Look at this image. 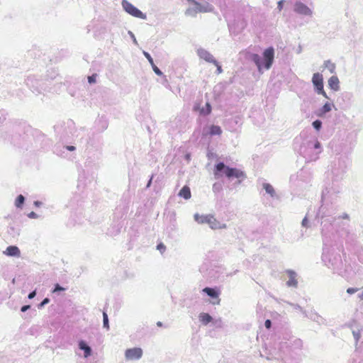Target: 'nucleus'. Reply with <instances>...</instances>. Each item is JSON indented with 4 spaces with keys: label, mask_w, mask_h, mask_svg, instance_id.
<instances>
[{
    "label": "nucleus",
    "mask_w": 363,
    "mask_h": 363,
    "mask_svg": "<svg viewBox=\"0 0 363 363\" xmlns=\"http://www.w3.org/2000/svg\"><path fill=\"white\" fill-rule=\"evenodd\" d=\"M274 58V50L273 48L270 47L264 50L263 52V58L257 55L252 54L251 55L252 60L256 65L258 71L259 72H262L263 69H269L272 67Z\"/></svg>",
    "instance_id": "nucleus-1"
},
{
    "label": "nucleus",
    "mask_w": 363,
    "mask_h": 363,
    "mask_svg": "<svg viewBox=\"0 0 363 363\" xmlns=\"http://www.w3.org/2000/svg\"><path fill=\"white\" fill-rule=\"evenodd\" d=\"M214 174L216 178L223 175H225L228 178L235 177L241 179L246 178V174L244 172L236 168H230L225 166L223 162H220L216 166Z\"/></svg>",
    "instance_id": "nucleus-2"
},
{
    "label": "nucleus",
    "mask_w": 363,
    "mask_h": 363,
    "mask_svg": "<svg viewBox=\"0 0 363 363\" xmlns=\"http://www.w3.org/2000/svg\"><path fill=\"white\" fill-rule=\"evenodd\" d=\"M312 82L316 89V91L318 94L323 95L325 98H328L327 94L323 89V78L322 74L320 73L313 74L312 78Z\"/></svg>",
    "instance_id": "nucleus-3"
},
{
    "label": "nucleus",
    "mask_w": 363,
    "mask_h": 363,
    "mask_svg": "<svg viewBox=\"0 0 363 363\" xmlns=\"http://www.w3.org/2000/svg\"><path fill=\"white\" fill-rule=\"evenodd\" d=\"M122 5L125 11L133 16L142 19L145 18V15L128 1L123 0Z\"/></svg>",
    "instance_id": "nucleus-4"
},
{
    "label": "nucleus",
    "mask_w": 363,
    "mask_h": 363,
    "mask_svg": "<svg viewBox=\"0 0 363 363\" xmlns=\"http://www.w3.org/2000/svg\"><path fill=\"white\" fill-rule=\"evenodd\" d=\"M143 354V351L140 347L130 348L125 351V358L128 361L138 360Z\"/></svg>",
    "instance_id": "nucleus-5"
},
{
    "label": "nucleus",
    "mask_w": 363,
    "mask_h": 363,
    "mask_svg": "<svg viewBox=\"0 0 363 363\" xmlns=\"http://www.w3.org/2000/svg\"><path fill=\"white\" fill-rule=\"evenodd\" d=\"M207 224H208L210 228L213 230L225 229L227 228L226 224L221 223L211 215H209V218L207 220Z\"/></svg>",
    "instance_id": "nucleus-6"
},
{
    "label": "nucleus",
    "mask_w": 363,
    "mask_h": 363,
    "mask_svg": "<svg viewBox=\"0 0 363 363\" xmlns=\"http://www.w3.org/2000/svg\"><path fill=\"white\" fill-rule=\"evenodd\" d=\"M197 55L199 57L205 60L206 62L210 63H216V60L213 56L207 50L203 48H199L197 50Z\"/></svg>",
    "instance_id": "nucleus-7"
},
{
    "label": "nucleus",
    "mask_w": 363,
    "mask_h": 363,
    "mask_svg": "<svg viewBox=\"0 0 363 363\" xmlns=\"http://www.w3.org/2000/svg\"><path fill=\"white\" fill-rule=\"evenodd\" d=\"M294 11L301 15L311 16L312 14L311 10L301 2H298L295 4Z\"/></svg>",
    "instance_id": "nucleus-8"
},
{
    "label": "nucleus",
    "mask_w": 363,
    "mask_h": 363,
    "mask_svg": "<svg viewBox=\"0 0 363 363\" xmlns=\"http://www.w3.org/2000/svg\"><path fill=\"white\" fill-rule=\"evenodd\" d=\"M4 254L9 257H19L21 256V251L18 247L11 245L9 246L6 250L4 251Z\"/></svg>",
    "instance_id": "nucleus-9"
},
{
    "label": "nucleus",
    "mask_w": 363,
    "mask_h": 363,
    "mask_svg": "<svg viewBox=\"0 0 363 363\" xmlns=\"http://www.w3.org/2000/svg\"><path fill=\"white\" fill-rule=\"evenodd\" d=\"M79 348L84 351V357L88 358L91 355V348L84 340H80L78 343Z\"/></svg>",
    "instance_id": "nucleus-10"
},
{
    "label": "nucleus",
    "mask_w": 363,
    "mask_h": 363,
    "mask_svg": "<svg viewBox=\"0 0 363 363\" xmlns=\"http://www.w3.org/2000/svg\"><path fill=\"white\" fill-rule=\"evenodd\" d=\"M203 292L206 293L210 297L217 299L216 301L213 302V304L218 305L220 303V299L218 298L219 294L214 289L206 287L203 289Z\"/></svg>",
    "instance_id": "nucleus-11"
},
{
    "label": "nucleus",
    "mask_w": 363,
    "mask_h": 363,
    "mask_svg": "<svg viewBox=\"0 0 363 363\" xmlns=\"http://www.w3.org/2000/svg\"><path fill=\"white\" fill-rule=\"evenodd\" d=\"M339 84H340V81H339L337 77H336V76H332L328 79V86L331 89H333L334 91L339 90V89H340Z\"/></svg>",
    "instance_id": "nucleus-12"
},
{
    "label": "nucleus",
    "mask_w": 363,
    "mask_h": 363,
    "mask_svg": "<svg viewBox=\"0 0 363 363\" xmlns=\"http://www.w3.org/2000/svg\"><path fill=\"white\" fill-rule=\"evenodd\" d=\"M287 273H288L289 277V279L286 282L287 286H288L296 287L297 286V281L296 279V273L294 272H293V271H291V270H289L287 272Z\"/></svg>",
    "instance_id": "nucleus-13"
},
{
    "label": "nucleus",
    "mask_w": 363,
    "mask_h": 363,
    "mask_svg": "<svg viewBox=\"0 0 363 363\" xmlns=\"http://www.w3.org/2000/svg\"><path fill=\"white\" fill-rule=\"evenodd\" d=\"M179 196L185 199H189L191 196V191L189 186H184L179 192Z\"/></svg>",
    "instance_id": "nucleus-14"
},
{
    "label": "nucleus",
    "mask_w": 363,
    "mask_h": 363,
    "mask_svg": "<svg viewBox=\"0 0 363 363\" xmlns=\"http://www.w3.org/2000/svg\"><path fill=\"white\" fill-rule=\"evenodd\" d=\"M199 320L206 325L212 320V317L208 313H201L199 315Z\"/></svg>",
    "instance_id": "nucleus-15"
},
{
    "label": "nucleus",
    "mask_w": 363,
    "mask_h": 363,
    "mask_svg": "<svg viewBox=\"0 0 363 363\" xmlns=\"http://www.w3.org/2000/svg\"><path fill=\"white\" fill-rule=\"evenodd\" d=\"M194 4L196 10L199 12H208L212 11V7L208 4H206V6H201L199 3L194 2Z\"/></svg>",
    "instance_id": "nucleus-16"
},
{
    "label": "nucleus",
    "mask_w": 363,
    "mask_h": 363,
    "mask_svg": "<svg viewBox=\"0 0 363 363\" xmlns=\"http://www.w3.org/2000/svg\"><path fill=\"white\" fill-rule=\"evenodd\" d=\"M208 218H209V215H206V216L202 215V216H201L199 213L194 214V220L198 223H201V224L207 223V220H208Z\"/></svg>",
    "instance_id": "nucleus-17"
},
{
    "label": "nucleus",
    "mask_w": 363,
    "mask_h": 363,
    "mask_svg": "<svg viewBox=\"0 0 363 363\" xmlns=\"http://www.w3.org/2000/svg\"><path fill=\"white\" fill-rule=\"evenodd\" d=\"M262 186L263 189H264V190L266 191V192L269 194L272 197L274 196L275 191L271 184L268 183H264Z\"/></svg>",
    "instance_id": "nucleus-18"
},
{
    "label": "nucleus",
    "mask_w": 363,
    "mask_h": 363,
    "mask_svg": "<svg viewBox=\"0 0 363 363\" xmlns=\"http://www.w3.org/2000/svg\"><path fill=\"white\" fill-rule=\"evenodd\" d=\"M221 133H222V130H221V128L220 126L213 125L210 127L209 134L211 135H220Z\"/></svg>",
    "instance_id": "nucleus-19"
},
{
    "label": "nucleus",
    "mask_w": 363,
    "mask_h": 363,
    "mask_svg": "<svg viewBox=\"0 0 363 363\" xmlns=\"http://www.w3.org/2000/svg\"><path fill=\"white\" fill-rule=\"evenodd\" d=\"M324 67L325 68L328 69L330 73L335 72V65L330 60L325 61L324 62Z\"/></svg>",
    "instance_id": "nucleus-20"
},
{
    "label": "nucleus",
    "mask_w": 363,
    "mask_h": 363,
    "mask_svg": "<svg viewBox=\"0 0 363 363\" xmlns=\"http://www.w3.org/2000/svg\"><path fill=\"white\" fill-rule=\"evenodd\" d=\"M211 112V106L209 103L206 104V107L202 108L200 111V113L203 115H208Z\"/></svg>",
    "instance_id": "nucleus-21"
},
{
    "label": "nucleus",
    "mask_w": 363,
    "mask_h": 363,
    "mask_svg": "<svg viewBox=\"0 0 363 363\" xmlns=\"http://www.w3.org/2000/svg\"><path fill=\"white\" fill-rule=\"evenodd\" d=\"M25 201V198L23 195H19L15 201V206L17 208H21L22 205L23 204Z\"/></svg>",
    "instance_id": "nucleus-22"
},
{
    "label": "nucleus",
    "mask_w": 363,
    "mask_h": 363,
    "mask_svg": "<svg viewBox=\"0 0 363 363\" xmlns=\"http://www.w3.org/2000/svg\"><path fill=\"white\" fill-rule=\"evenodd\" d=\"M103 322H104V327L108 329L109 328L108 319V315L106 313H103Z\"/></svg>",
    "instance_id": "nucleus-23"
},
{
    "label": "nucleus",
    "mask_w": 363,
    "mask_h": 363,
    "mask_svg": "<svg viewBox=\"0 0 363 363\" xmlns=\"http://www.w3.org/2000/svg\"><path fill=\"white\" fill-rule=\"evenodd\" d=\"M331 110V106L330 104L326 103L322 108L321 111L323 113L329 112Z\"/></svg>",
    "instance_id": "nucleus-24"
},
{
    "label": "nucleus",
    "mask_w": 363,
    "mask_h": 363,
    "mask_svg": "<svg viewBox=\"0 0 363 363\" xmlns=\"http://www.w3.org/2000/svg\"><path fill=\"white\" fill-rule=\"evenodd\" d=\"M152 67L153 71L155 72V73L157 75H158V76L162 75V72L160 71V69L154 63H153V65H152Z\"/></svg>",
    "instance_id": "nucleus-25"
},
{
    "label": "nucleus",
    "mask_w": 363,
    "mask_h": 363,
    "mask_svg": "<svg viewBox=\"0 0 363 363\" xmlns=\"http://www.w3.org/2000/svg\"><path fill=\"white\" fill-rule=\"evenodd\" d=\"M322 123L320 121L316 120L313 123V126L314 128H315L317 130H318L321 127Z\"/></svg>",
    "instance_id": "nucleus-26"
},
{
    "label": "nucleus",
    "mask_w": 363,
    "mask_h": 363,
    "mask_svg": "<svg viewBox=\"0 0 363 363\" xmlns=\"http://www.w3.org/2000/svg\"><path fill=\"white\" fill-rule=\"evenodd\" d=\"M352 335L356 340V342H358L359 338H360V331L359 330H357V331H355V330H353L352 331Z\"/></svg>",
    "instance_id": "nucleus-27"
},
{
    "label": "nucleus",
    "mask_w": 363,
    "mask_h": 363,
    "mask_svg": "<svg viewBox=\"0 0 363 363\" xmlns=\"http://www.w3.org/2000/svg\"><path fill=\"white\" fill-rule=\"evenodd\" d=\"M96 77H97L96 74H94L91 76L88 77V82H89V83H90V84L95 83L96 82Z\"/></svg>",
    "instance_id": "nucleus-28"
},
{
    "label": "nucleus",
    "mask_w": 363,
    "mask_h": 363,
    "mask_svg": "<svg viewBox=\"0 0 363 363\" xmlns=\"http://www.w3.org/2000/svg\"><path fill=\"white\" fill-rule=\"evenodd\" d=\"M65 289L60 286L58 284H57L55 286V289H53L52 292L53 293H55L57 291H65Z\"/></svg>",
    "instance_id": "nucleus-29"
},
{
    "label": "nucleus",
    "mask_w": 363,
    "mask_h": 363,
    "mask_svg": "<svg viewBox=\"0 0 363 363\" xmlns=\"http://www.w3.org/2000/svg\"><path fill=\"white\" fill-rule=\"evenodd\" d=\"M358 289L357 288H348L347 289V292L349 294H353L354 293H356L357 291H358Z\"/></svg>",
    "instance_id": "nucleus-30"
},
{
    "label": "nucleus",
    "mask_w": 363,
    "mask_h": 363,
    "mask_svg": "<svg viewBox=\"0 0 363 363\" xmlns=\"http://www.w3.org/2000/svg\"><path fill=\"white\" fill-rule=\"evenodd\" d=\"M217 67V73L220 74L223 72V69L221 68V66L219 65V63L216 60V63H213Z\"/></svg>",
    "instance_id": "nucleus-31"
},
{
    "label": "nucleus",
    "mask_w": 363,
    "mask_h": 363,
    "mask_svg": "<svg viewBox=\"0 0 363 363\" xmlns=\"http://www.w3.org/2000/svg\"><path fill=\"white\" fill-rule=\"evenodd\" d=\"M145 56L146 57V58L148 60V61L150 62V63L151 65H153L154 62H153V60L152 58L151 57L150 55L147 52H145Z\"/></svg>",
    "instance_id": "nucleus-32"
},
{
    "label": "nucleus",
    "mask_w": 363,
    "mask_h": 363,
    "mask_svg": "<svg viewBox=\"0 0 363 363\" xmlns=\"http://www.w3.org/2000/svg\"><path fill=\"white\" fill-rule=\"evenodd\" d=\"M157 249L160 250L162 252H164L166 249L164 245H163L162 243H160L157 246Z\"/></svg>",
    "instance_id": "nucleus-33"
},
{
    "label": "nucleus",
    "mask_w": 363,
    "mask_h": 363,
    "mask_svg": "<svg viewBox=\"0 0 363 363\" xmlns=\"http://www.w3.org/2000/svg\"><path fill=\"white\" fill-rule=\"evenodd\" d=\"M50 302V299L48 298H45L40 304V307L44 306L45 304Z\"/></svg>",
    "instance_id": "nucleus-34"
},
{
    "label": "nucleus",
    "mask_w": 363,
    "mask_h": 363,
    "mask_svg": "<svg viewBox=\"0 0 363 363\" xmlns=\"http://www.w3.org/2000/svg\"><path fill=\"white\" fill-rule=\"evenodd\" d=\"M308 220L307 219L306 217H305L303 220H302V223H301V225L303 227H308Z\"/></svg>",
    "instance_id": "nucleus-35"
},
{
    "label": "nucleus",
    "mask_w": 363,
    "mask_h": 363,
    "mask_svg": "<svg viewBox=\"0 0 363 363\" xmlns=\"http://www.w3.org/2000/svg\"><path fill=\"white\" fill-rule=\"evenodd\" d=\"M28 217L30 218H37L38 216L35 212L32 211L28 214Z\"/></svg>",
    "instance_id": "nucleus-36"
},
{
    "label": "nucleus",
    "mask_w": 363,
    "mask_h": 363,
    "mask_svg": "<svg viewBox=\"0 0 363 363\" xmlns=\"http://www.w3.org/2000/svg\"><path fill=\"white\" fill-rule=\"evenodd\" d=\"M264 325L267 328H271V325H272V323L269 320H267L264 323Z\"/></svg>",
    "instance_id": "nucleus-37"
},
{
    "label": "nucleus",
    "mask_w": 363,
    "mask_h": 363,
    "mask_svg": "<svg viewBox=\"0 0 363 363\" xmlns=\"http://www.w3.org/2000/svg\"><path fill=\"white\" fill-rule=\"evenodd\" d=\"M35 295H36V292H35V291H33L29 294L28 298L32 299L35 296Z\"/></svg>",
    "instance_id": "nucleus-38"
},
{
    "label": "nucleus",
    "mask_w": 363,
    "mask_h": 363,
    "mask_svg": "<svg viewBox=\"0 0 363 363\" xmlns=\"http://www.w3.org/2000/svg\"><path fill=\"white\" fill-rule=\"evenodd\" d=\"M30 308V306L29 305H26V306H23L22 308H21V311L22 312H26L27 310H28Z\"/></svg>",
    "instance_id": "nucleus-39"
},
{
    "label": "nucleus",
    "mask_w": 363,
    "mask_h": 363,
    "mask_svg": "<svg viewBox=\"0 0 363 363\" xmlns=\"http://www.w3.org/2000/svg\"><path fill=\"white\" fill-rule=\"evenodd\" d=\"M34 205H35V206L39 207V206L41 205V202H40V201H35V202H34Z\"/></svg>",
    "instance_id": "nucleus-40"
},
{
    "label": "nucleus",
    "mask_w": 363,
    "mask_h": 363,
    "mask_svg": "<svg viewBox=\"0 0 363 363\" xmlns=\"http://www.w3.org/2000/svg\"><path fill=\"white\" fill-rule=\"evenodd\" d=\"M67 149L69 150H74L75 147L74 146H67Z\"/></svg>",
    "instance_id": "nucleus-41"
},
{
    "label": "nucleus",
    "mask_w": 363,
    "mask_h": 363,
    "mask_svg": "<svg viewBox=\"0 0 363 363\" xmlns=\"http://www.w3.org/2000/svg\"><path fill=\"white\" fill-rule=\"evenodd\" d=\"M152 177H151V179L149 180L147 184V188H149L151 185V182H152Z\"/></svg>",
    "instance_id": "nucleus-42"
},
{
    "label": "nucleus",
    "mask_w": 363,
    "mask_h": 363,
    "mask_svg": "<svg viewBox=\"0 0 363 363\" xmlns=\"http://www.w3.org/2000/svg\"><path fill=\"white\" fill-rule=\"evenodd\" d=\"M281 7H282V1H280L279 2V8L280 10L281 9Z\"/></svg>",
    "instance_id": "nucleus-43"
},
{
    "label": "nucleus",
    "mask_w": 363,
    "mask_h": 363,
    "mask_svg": "<svg viewBox=\"0 0 363 363\" xmlns=\"http://www.w3.org/2000/svg\"><path fill=\"white\" fill-rule=\"evenodd\" d=\"M359 298L362 300H363V291L362 293L358 295Z\"/></svg>",
    "instance_id": "nucleus-44"
},
{
    "label": "nucleus",
    "mask_w": 363,
    "mask_h": 363,
    "mask_svg": "<svg viewBox=\"0 0 363 363\" xmlns=\"http://www.w3.org/2000/svg\"><path fill=\"white\" fill-rule=\"evenodd\" d=\"M342 218H348V215H347V214H344V215L342 216Z\"/></svg>",
    "instance_id": "nucleus-45"
},
{
    "label": "nucleus",
    "mask_w": 363,
    "mask_h": 363,
    "mask_svg": "<svg viewBox=\"0 0 363 363\" xmlns=\"http://www.w3.org/2000/svg\"><path fill=\"white\" fill-rule=\"evenodd\" d=\"M188 1L193 2L194 4V2H196L194 0H188Z\"/></svg>",
    "instance_id": "nucleus-46"
},
{
    "label": "nucleus",
    "mask_w": 363,
    "mask_h": 363,
    "mask_svg": "<svg viewBox=\"0 0 363 363\" xmlns=\"http://www.w3.org/2000/svg\"><path fill=\"white\" fill-rule=\"evenodd\" d=\"M161 325H162V323L160 322L157 323V325L160 326Z\"/></svg>",
    "instance_id": "nucleus-47"
},
{
    "label": "nucleus",
    "mask_w": 363,
    "mask_h": 363,
    "mask_svg": "<svg viewBox=\"0 0 363 363\" xmlns=\"http://www.w3.org/2000/svg\"><path fill=\"white\" fill-rule=\"evenodd\" d=\"M298 308H299L300 310H302L300 306H297Z\"/></svg>",
    "instance_id": "nucleus-48"
}]
</instances>
